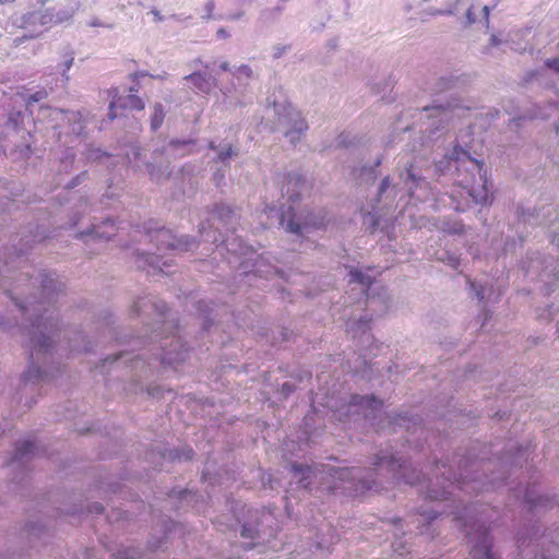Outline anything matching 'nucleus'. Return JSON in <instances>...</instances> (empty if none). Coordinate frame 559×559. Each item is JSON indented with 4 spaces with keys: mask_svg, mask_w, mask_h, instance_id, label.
<instances>
[{
    "mask_svg": "<svg viewBox=\"0 0 559 559\" xmlns=\"http://www.w3.org/2000/svg\"><path fill=\"white\" fill-rule=\"evenodd\" d=\"M288 123H292L290 129L287 131L286 135L290 138L292 142H295L304 131L307 129V122L300 118V114L298 111L290 112L288 117Z\"/></svg>",
    "mask_w": 559,
    "mask_h": 559,
    "instance_id": "4",
    "label": "nucleus"
},
{
    "mask_svg": "<svg viewBox=\"0 0 559 559\" xmlns=\"http://www.w3.org/2000/svg\"><path fill=\"white\" fill-rule=\"evenodd\" d=\"M1 1L4 2V1H11V0H1Z\"/></svg>",
    "mask_w": 559,
    "mask_h": 559,
    "instance_id": "36",
    "label": "nucleus"
},
{
    "mask_svg": "<svg viewBox=\"0 0 559 559\" xmlns=\"http://www.w3.org/2000/svg\"><path fill=\"white\" fill-rule=\"evenodd\" d=\"M298 197L294 198V197H290V200L293 201H297Z\"/></svg>",
    "mask_w": 559,
    "mask_h": 559,
    "instance_id": "34",
    "label": "nucleus"
},
{
    "mask_svg": "<svg viewBox=\"0 0 559 559\" xmlns=\"http://www.w3.org/2000/svg\"><path fill=\"white\" fill-rule=\"evenodd\" d=\"M136 558V551H132V554H126V552H117L114 555V559H135Z\"/></svg>",
    "mask_w": 559,
    "mask_h": 559,
    "instance_id": "17",
    "label": "nucleus"
},
{
    "mask_svg": "<svg viewBox=\"0 0 559 559\" xmlns=\"http://www.w3.org/2000/svg\"><path fill=\"white\" fill-rule=\"evenodd\" d=\"M240 535L241 537L245 538H253L257 536V531L253 528H249L248 526H243Z\"/></svg>",
    "mask_w": 559,
    "mask_h": 559,
    "instance_id": "16",
    "label": "nucleus"
},
{
    "mask_svg": "<svg viewBox=\"0 0 559 559\" xmlns=\"http://www.w3.org/2000/svg\"><path fill=\"white\" fill-rule=\"evenodd\" d=\"M114 99L109 104V119L115 120L117 117L126 116L127 111H142L145 109V102L134 93L126 96H118L117 90H114Z\"/></svg>",
    "mask_w": 559,
    "mask_h": 559,
    "instance_id": "2",
    "label": "nucleus"
},
{
    "mask_svg": "<svg viewBox=\"0 0 559 559\" xmlns=\"http://www.w3.org/2000/svg\"><path fill=\"white\" fill-rule=\"evenodd\" d=\"M292 468H293V471H294L295 473H305V472L310 473V472H311V468H310V467H308V466L304 467V466H301V465H297V463H295V464L292 466Z\"/></svg>",
    "mask_w": 559,
    "mask_h": 559,
    "instance_id": "20",
    "label": "nucleus"
},
{
    "mask_svg": "<svg viewBox=\"0 0 559 559\" xmlns=\"http://www.w3.org/2000/svg\"><path fill=\"white\" fill-rule=\"evenodd\" d=\"M222 69L227 70L226 63L222 66Z\"/></svg>",
    "mask_w": 559,
    "mask_h": 559,
    "instance_id": "33",
    "label": "nucleus"
},
{
    "mask_svg": "<svg viewBox=\"0 0 559 559\" xmlns=\"http://www.w3.org/2000/svg\"><path fill=\"white\" fill-rule=\"evenodd\" d=\"M73 63V59H70L68 63L66 64V69H69Z\"/></svg>",
    "mask_w": 559,
    "mask_h": 559,
    "instance_id": "29",
    "label": "nucleus"
},
{
    "mask_svg": "<svg viewBox=\"0 0 559 559\" xmlns=\"http://www.w3.org/2000/svg\"><path fill=\"white\" fill-rule=\"evenodd\" d=\"M46 92L45 91H37L29 95L27 99V104L36 103L45 98Z\"/></svg>",
    "mask_w": 559,
    "mask_h": 559,
    "instance_id": "14",
    "label": "nucleus"
},
{
    "mask_svg": "<svg viewBox=\"0 0 559 559\" xmlns=\"http://www.w3.org/2000/svg\"><path fill=\"white\" fill-rule=\"evenodd\" d=\"M233 155H236V153H235L233 146H228L226 148V151L219 153L218 159L224 162Z\"/></svg>",
    "mask_w": 559,
    "mask_h": 559,
    "instance_id": "15",
    "label": "nucleus"
},
{
    "mask_svg": "<svg viewBox=\"0 0 559 559\" xmlns=\"http://www.w3.org/2000/svg\"><path fill=\"white\" fill-rule=\"evenodd\" d=\"M389 187H390V177H385L380 183L379 193H383L386 189H389Z\"/></svg>",
    "mask_w": 559,
    "mask_h": 559,
    "instance_id": "19",
    "label": "nucleus"
},
{
    "mask_svg": "<svg viewBox=\"0 0 559 559\" xmlns=\"http://www.w3.org/2000/svg\"><path fill=\"white\" fill-rule=\"evenodd\" d=\"M96 509H97L99 512H103L104 507L99 506V507H97Z\"/></svg>",
    "mask_w": 559,
    "mask_h": 559,
    "instance_id": "31",
    "label": "nucleus"
},
{
    "mask_svg": "<svg viewBox=\"0 0 559 559\" xmlns=\"http://www.w3.org/2000/svg\"><path fill=\"white\" fill-rule=\"evenodd\" d=\"M178 459L191 460L193 457V450L186 449L182 455H177Z\"/></svg>",
    "mask_w": 559,
    "mask_h": 559,
    "instance_id": "21",
    "label": "nucleus"
},
{
    "mask_svg": "<svg viewBox=\"0 0 559 559\" xmlns=\"http://www.w3.org/2000/svg\"><path fill=\"white\" fill-rule=\"evenodd\" d=\"M165 120V111L163 108V105L160 103L154 104V112L152 115L151 119V127L152 130L156 131L157 128H159Z\"/></svg>",
    "mask_w": 559,
    "mask_h": 559,
    "instance_id": "8",
    "label": "nucleus"
},
{
    "mask_svg": "<svg viewBox=\"0 0 559 559\" xmlns=\"http://www.w3.org/2000/svg\"><path fill=\"white\" fill-rule=\"evenodd\" d=\"M349 276L350 282H358L365 285L366 287H369L372 282L368 276L364 275L361 271L356 269L349 271Z\"/></svg>",
    "mask_w": 559,
    "mask_h": 559,
    "instance_id": "10",
    "label": "nucleus"
},
{
    "mask_svg": "<svg viewBox=\"0 0 559 559\" xmlns=\"http://www.w3.org/2000/svg\"><path fill=\"white\" fill-rule=\"evenodd\" d=\"M451 159H454L457 164V171H461V168L468 170L467 165L471 166L472 170L477 173L478 178L476 179L475 175H472L471 178L464 177L459 179V185L462 188L466 189L469 198H472L476 203H487L490 201V191L488 188V179L486 177V173L484 170V164L481 160L471 157V154L464 148L454 147L453 153L451 155Z\"/></svg>",
    "mask_w": 559,
    "mask_h": 559,
    "instance_id": "1",
    "label": "nucleus"
},
{
    "mask_svg": "<svg viewBox=\"0 0 559 559\" xmlns=\"http://www.w3.org/2000/svg\"><path fill=\"white\" fill-rule=\"evenodd\" d=\"M546 66L555 71H559V57L547 59Z\"/></svg>",
    "mask_w": 559,
    "mask_h": 559,
    "instance_id": "18",
    "label": "nucleus"
},
{
    "mask_svg": "<svg viewBox=\"0 0 559 559\" xmlns=\"http://www.w3.org/2000/svg\"><path fill=\"white\" fill-rule=\"evenodd\" d=\"M355 472V469H349V468H337V469H332L331 472V475L333 477H336V479H340V480H346L348 479V477H353V473Z\"/></svg>",
    "mask_w": 559,
    "mask_h": 559,
    "instance_id": "12",
    "label": "nucleus"
},
{
    "mask_svg": "<svg viewBox=\"0 0 559 559\" xmlns=\"http://www.w3.org/2000/svg\"><path fill=\"white\" fill-rule=\"evenodd\" d=\"M136 92H138V88H136V87H130V88H129V93H134V94H136Z\"/></svg>",
    "mask_w": 559,
    "mask_h": 559,
    "instance_id": "30",
    "label": "nucleus"
},
{
    "mask_svg": "<svg viewBox=\"0 0 559 559\" xmlns=\"http://www.w3.org/2000/svg\"><path fill=\"white\" fill-rule=\"evenodd\" d=\"M476 294L478 295V299H484V292L481 288H479Z\"/></svg>",
    "mask_w": 559,
    "mask_h": 559,
    "instance_id": "28",
    "label": "nucleus"
},
{
    "mask_svg": "<svg viewBox=\"0 0 559 559\" xmlns=\"http://www.w3.org/2000/svg\"><path fill=\"white\" fill-rule=\"evenodd\" d=\"M34 442L33 440L26 439L24 440L20 447L16 449L15 457H23L26 455V453H29L33 451Z\"/></svg>",
    "mask_w": 559,
    "mask_h": 559,
    "instance_id": "11",
    "label": "nucleus"
},
{
    "mask_svg": "<svg viewBox=\"0 0 559 559\" xmlns=\"http://www.w3.org/2000/svg\"><path fill=\"white\" fill-rule=\"evenodd\" d=\"M145 76H150V74H148V73H146V72H136V73L131 74V78H132L133 80H136V79H139V78H145ZM151 78H155V76H154V75H151Z\"/></svg>",
    "mask_w": 559,
    "mask_h": 559,
    "instance_id": "23",
    "label": "nucleus"
},
{
    "mask_svg": "<svg viewBox=\"0 0 559 559\" xmlns=\"http://www.w3.org/2000/svg\"><path fill=\"white\" fill-rule=\"evenodd\" d=\"M471 540L476 542L471 550L473 559H495L487 528L478 526L475 533L468 531Z\"/></svg>",
    "mask_w": 559,
    "mask_h": 559,
    "instance_id": "3",
    "label": "nucleus"
},
{
    "mask_svg": "<svg viewBox=\"0 0 559 559\" xmlns=\"http://www.w3.org/2000/svg\"><path fill=\"white\" fill-rule=\"evenodd\" d=\"M466 14H467V19L469 22H475V17H474V13H473L472 9H468Z\"/></svg>",
    "mask_w": 559,
    "mask_h": 559,
    "instance_id": "26",
    "label": "nucleus"
},
{
    "mask_svg": "<svg viewBox=\"0 0 559 559\" xmlns=\"http://www.w3.org/2000/svg\"><path fill=\"white\" fill-rule=\"evenodd\" d=\"M361 484V487L365 488L366 490H370L371 488V485L367 484L366 481H359Z\"/></svg>",
    "mask_w": 559,
    "mask_h": 559,
    "instance_id": "27",
    "label": "nucleus"
},
{
    "mask_svg": "<svg viewBox=\"0 0 559 559\" xmlns=\"http://www.w3.org/2000/svg\"><path fill=\"white\" fill-rule=\"evenodd\" d=\"M185 79L191 81L193 86L202 92H207L210 90V82L205 74L192 73L187 75Z\"/></svg>",
    "mask_w": 559,
    "mask_h": 559,
    "instance_id": "6",
    "label": "nucleus"
},
{
    "mask_svg": "<svg viewBox=\"0 0 559 559\" xmlns=\"http://www.w3.org/2000/svg\"><path fill=\"white\" fill-rule=\"evenodd\" d=\"M407 179L415 182L418 180V178L416 177L414 170H413V166H408L407 167Z\"/></svg>",
    "mask_w": 559,
    "mask_h": 559,
    "instance_id": "22",
    "label": "nucleus"
},
{
    "mask_svg": "<svg viewBox=\"0 0 559 559\" xmlns=\"http://www.w3.org/2000/svg\"><path fill=\"white\" fill-rule=\"evenodd\" d=\"M216 35H217L218 37L226 38V37H228V35H229V34L227 33V31H226L225 28H219V29L216 32Z\"/></svg>",
    "mask_w": 559,
    "mask_h": 559,
    "instance_id": "24",
    "label": "nucleus"
},
{
    "mask_svg": "<svg viewBox=\"0 0 559 559\" xmlns=\"http://www.w3.org/2000/svg\"><path fill=\"white\" fill-rule=\"evenodd\" d=\"M43 3H45L46 0H40Z\"/></svg>",
    "mask_w": 559,
    "mask_h": 559,
    "instance_id": "37",
    "label": "nucleus"
},
{
    "mask_svg": "<svg viewBox=\"0 0 559 559\" xmlns=\"http://www.w3.org/2000/svg\"><path fill=\"white\" fill-rule=\"evenodd\" d=\"M46 346H47V345H46L45 343L40 345V347H46Z\"/></svg>",
    "mask_w": 559,
    "mask_h": 559,
    "instance_id": "35",
    "label": "nucleus"
},
{
    "mask_svg": "<svg viewBox=\"0 0 559 559\" xmlns=\"http://www.w3.org/2000/svg\"><path fill=\"white\" fill-rule=\"evenodd\" d=\"M155 237L158 240V242L166 248L178 249L180 247L179 243H176L175 240H173L174 237L170 234V231L166 229H160L156 231Z\"/></svg>",
    "mask_w": 559,
    "mask_h": 559,
    "instance_id": "7",
    "label": "nucleus"
},
{
    "mask_svg": "<svg viewBox=\"0 0 559 559\" xmlns=\"http://www.w3.org/2000/svg\"><path fill=\"white\" fill-rule=\"evenodd\" d=\"M407 483H409L411 485H414L416 481L415 480H407Z\"/></svg>",
    "mask_w": 559,
    "mask_h": 559,
    "instance_id": "32",
    "label": "nucleus"
},
{
    "mask_svg": "<svg viewBox=\"0 0 559 559\" xmlns=\"http://www.w3.org/2000/svg\"><path fill=\"white\" fill-rule=\"evenodd\" d=\"M105 225L109 226L111 233H99L94 229L92 234H94L95 237L109 239L112 235H115V223L111 221H106Z\"/></svg>",
    "mask_w": 559,
    "mask_h": 559,
    "instance_id": "13",
    "label": "nucleus"
},
{
    "mask_svg": "<svg viewBox=\"0 0 559 559\" xmlns=\"http://www.w3.org/2000/svg\"><path fill=\"white\" fill-rule=\"evenodd\" d=\"M483 12H484V17H485L486 22H488L489 21V14H490L489 7H484L483 8Z\"/></svg>",
    "mask_w": 559,
    "mask_h": 559,
    "instance_id": "25",
    "label": "nucleus"
},
{
    "mask_svg": "<svg viewBox=\"0 0 559 559\" xmlns=\"http://www.w3.org/2000/svg\"><path fill=\"white\" fill-rule=\"evenodd\" d=\"M280 223L282 225H286V229L289 233L299 234L301 233L302 228H308L309 226L313 227H320L322 226L321 223L312 222V221H306L304 223H297L293 215L282 214Z\"/></svg>",
    "mask_w": 559,
    "mask_h": 559,
    "instance_id": "5",
    "label": "nucleus"
},
{
    "mask_svg": "<svg viewBox=\"0 0 559 559\" xmlns=\"http://www.w3.org/2000/svg\"><path fill=\"white\" fill-rule=\"evenodd\" d=\"M355 403L359 404L361 406H365L367 408H370V409H377V408H380L382 406V402L376 400L374 396H361Z\"/></svg>",
    "mask_w": 559,
    "mask_h": 559,
    "instance_id": "9",
    "label": "nucleus"
}]
</instances>
